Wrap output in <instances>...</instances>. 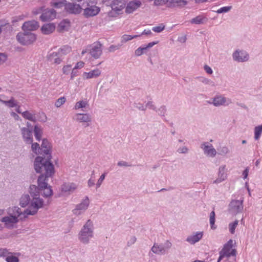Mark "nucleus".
<instances>
[{
	"label": "nucleus",
	"mask_w": 262,
	"mask_h": 262,
	"mask_svg": "<svg viewBox=\"0 0 262 262\" xmlns=\"http://www.w3.org/2000/svg\"><path fill=\"white\" fill-rule=\"evenodd\" d=\"M49 177H46L45 174H41L37 179V187L35 185L30 186V194L34 196L30 203L28 194L21 196V199H20V205L23 207L29 205L28 208L25 210V214L33 215L37 212L38 209L43 206L42 200L35 197L39 195V191H42V195L45 197H49L52 195V191L51 187L48 186L47 183V179Z\"/></svg>",
	"instance_id": "nucleus-1"
},
{
	"label": "nucleus",
	"mask_w": 262,
	"mask_h": 262,
	"mask_svg": "<svg viewBox=\"0 0 262 262\" xmlns=\"http://www.w3.org/2000/svg\"><path fill=\"white\" fill-rule=\"evenodd\" d=\"M51 150V144L49 142L43 139L41 146V154H44L47 156V159L41 157H37L34 161V169L37 173H44L46 177H52L54 174L53 165L50 162L51 155L49 152Z\"/></svg>",
	"instance_id": "nucleus-2"
},
{
	"label": "nucleus",
	"mask_w": 262,
	"mask_h": 262,
	"mask_svg": "<svg viewBox=\"0 0 262 262\" xmlns=\"http://www.w3.org/2000/svg\"><path fill=\"white\" fill-rule=\"evenodd\" d=\"M235 247L236 243L234 241L231 239L227 241L223 247L222 250L220 251V257H219L217 262H220L224 258L228 259L231 256H236V250Z\"/></svg>",
	"instance_id": "nucleus-3"
},
{
	"label": "nucleus",
	"mask_w": 262,
	"mask_h": 262,
	"mask_svg": "<svg viewBox=\"0 0 262 262\" xmlns=\"http://www.w3.org/2000/svg\"><path fill=\"white\" fill-rule=\"evenodd\" d=\"M16 39L20 44L28 46L36 41V35L30 32H20L17 34Z\"/></svg>",
	"instance_id": "nucleus-4"
},
{
	"label": "nucleus",
	"mask_w": 262,
	"mask_h": 262,
	"mask_svg": "<svg viewBox=\"0 0 262 262\" xmlns=\"http://www.w3.org/2000/svg\"><path fill=\"white\" fill-rule=\"evenodd\" d=\"M79 238L83 243H86L92 237V222L89 220L86 222L79 234Z\"/></svg>",
	"instance_id": "nucleus-5"
},
{
	"label": "nucleus",
	"mask_w": 262,
	"mask_h": 262,
	"mask_svg": "<svg viewBox=\"0 0 262 262\" xmlns=\"http://www.w3.org/2000/svg\"><path fill=\"white\" fill-rule=\"evenodd\" d=\"M56 12L53 9H45L40 16V20L42 22H47L55 19Z\"/></svg>",
	"instance_id": "nucleus-6"
},
{
	"label": "nucleus",
	"mask_w": 262,
	"mask_h": 262,
	"mask_svg": "<svg viewBox=\"0 0 262 262\" xmlns=\"http://www.w3.org/2000/svg\"><path fill=\"white\" fill-rule=\"evenodd\" d=\"M39 28V23L35 20H29L25 21L21 26V30L26 32L27 31H34Z\"/></svg>",
	"instance_id": "nucleus-7"
},
{
	"label": "nucleus",
	"mask_w": 262,
	"mask_h": 262,
	"mask_svg": "<svg viewBox=\"0 0 262 262\" xmlns=\"http://www.w3.org/2000/svg\"><path fill=\"white\" fill-rule=\"evenodd\" d=\"M141 6V2L140 0H133L129 1L126 6L125 12L126 13L130 14L134 13L137 9Z\"/></svg>",
	"instance_id": "nucleus-8"
},
{
	"label": "nucleus",
	"mask_w": 262,
	"mask_h": 262,
	"mask_svg": "<svg viewBox=\"0 0 262 262\" xmlns=\"http://www.w3.org/2000/svg\"><path fill=\"white\" fill-rule=\"evenodd\" d=\"M56 30V24L53 23H45L40 28L41 33L45 35H49Z\"/></svg>",
	"instance_id": "nucleus-9"
},
{
	"label": "nucleus",
	"mask_w": 262,
	"mask_h": 262,
	"mask_svg": "<svg viewBox=\"0 0 262 262\" xmlns=\"http://www.w3.org/2000/svg\"><path fill=\"white\" fill-rule=\"evenodd\" d=\"M171 246V243L168 241H166L165 243L164 247L155 244L152 246V248H151V250H152V252L157 254H163L165 252L166 250L170 248Z\"/></svg>",
	"instance_id": "nucleus-10"
},
{
	"label": "nucleus",
	"mask_w": 262,
	"mask_h": 262,
	"mask_svg": "<svg viewBox=\"0 0 262 262\" xmlns=\"http://www.w3.org/2000/svg\"><path fill=\"white\" fill-rule=\"evenodd\" d=\"M59 56H60L56 52H51L46 56V60L51 64H59L62 62V59Z\"/></svg>",
	"instance_id": "nucleus-11"
},
{
	"label": "nucleus",
	"mask_w": 262,
	"mask_h": 262,
	"mask_svg": "<svg viewBox=\"0 0 262 262\" xmlns=\"http://www.w3.org/2000/svg\"><path fill=\"white\" fill-rule=\"evenodd\" d=\"M111 7L113 12L118 14L125 8V2L124 0H113Z\"/></svg>",
	"instance_id": "nucleus-12"
},
{
	"label": "nucleus",
	"mask_w": 262,
	"mask_h": 262,
	"mask_svg": "<svg viewBox=\"0 0 262 262\" xmlns=\"http://www.w3.org/2000/svg\"><path fill=\"white\" fill-rule=\"evenodd\" d=\"M17 113L21 114V116L25 119H27L32 122H36V116H35L34 112H32L29 111H26L24 112H21L20 110V106H18L16 108Z\"/></svg>",
	"instance_id": "nucleus-13"
},
{
	"label": "nucleus",
	"mask_w": 262,
	"mask_h": 262,
	"mask_svg": "<svg viewBox=\"0 0 262 262\" xmlns=\"http://www.w3.org/2000/svg\"><path fill=\"white\" fill-rule=\"evenodd\" d=\"M90 54L92 57L96 59H98L102 54V45L97 42L92 46L90 49Z\"/></svg>",
	"instance_id": "nucleus-14"
},
{
	"label": "nucleus",
	"mask_w": 262,
	"mask_h": 262,
	"mask_svg": "<svg viewBox=\"0 0 262 262\" xmlns=\"http://www.w3.org/2000/svg\"><path fill=\"white\" fill-rule=\"evenodd\" d=\"M71 28L70 21L68 19H63L57 25V31L59 33H63L69 31Z\"/></svg>",
	"instance_id": "nucleus-15"
},
{
	"label": "nucleus",
	"mask_w": 262,
	"mask_h": 262,
	"mask_svg": "<svg viewBox=\"0 0 262 262\" xmlns=\"http://www.w3.org/2000/svg\"><path fill=\"white\" fill-rule=\"evenodd\" d=\"M248 58L249 56L247 53L244 51H236L233 54V59L238 62H245L247 61Z\"/></svg>",
	"instance_id": "nucleus-16"
},
{
	"label": "nucleus",
	"mask_w": 262,
	"mask_h": 262,
	"mask_svg": "<svg viewBox=\"0 0 262 262\" xmlns=\"http://www.w3.org/2000/svg\"><path fill=\"white\" fill-rule=\"evenodd\" d=\"M88 205H89V199L88 198H85L81 203L78 204L76 207V209L73 210V213L75 214H79V211H84L88 208Z\"/></svg>",
	"instance_id": "nucleus-17"
},
{
	"label": "nucleus",
	"mask_w": 262,
	"mask_h": 262,
	"mask_svg": "<svg viewBox=\"0 0 262 262\" xmlns=\"http://www.w3.org/2000/svg\"><path fill=\"white\" fill-rule=\"evenodd\" d=\"M66 9L70 13L79 14L80 13L82 8L79 5L68 3L66 6Z\"/></svg>",
	"instance_id": "nucleus-18"
},
{
	"label": "nucleus",
	"mask_w": 262,
	"mask_h": 262,
	"mask_svg": "<svg viewBox=\"0 0 262 262\" xmlns=\"http://www.w3.org/2000/svg\"><path fill=\"white\" fill-rule=\"evenodd\" d=\"M99 12V8L93 6L90 7H88L83 10V14L86 17H91L95 16Z\"/></svg>",
	"instance_id": "nucleus-19"
},
{
	"label": "nucleus",
	"mask_w": 262,
	"mask_h": 262,
	"mask_svg": "<svg viewBox=\"0 0 262 262\" xmlns=\"http://www.w3.org/2000/svg\"><path fill=\"white\" fill-rule=\"evenodd\" d=\"M1 221L5 223L7 228H12L17 222V219L15 216H9L2 218Z\"/></svg>",
	"instance_id": "nucleus-20"
},
{
	"label": "nucleus",
	"mask_w": 262,
	"mask_h": 262,
	"mask_svg": "<svg viewBox=\"0 0 262 262\" xmlns=\"http://www.w3.org/2000/svg\"><path fill=\"white\" fill-rule=\"evenodd\" d=\"M77 185L74 183H64L61 186V191L63 192H73L76 189Z\"/></svg>",
	"instance_id": "nucleus-21"
},
{
	"label": "nucleus",
	"mask_w": 262,
	"mask_h": 262,
	"mask_svg": "<svg viewBox=\"0 0 262 262\" xmlns=\"http://www.w3.org/2000/svg\"><path fill=\"white\" fill-rule=\"evenodd\" d=\"M100 74L101 71L99 69H96L89 72H83V77L85 79H89L97 77Z\"/></svg>",
	"instance_id": "nucleus-22"
},
{
	"label": "nucleus",
	"mask_w": 262,
	"mask_h": 262,
	"mask_svg": "<svg viewBox=\"0 0 262 262\" xmlns=\"http://www.w3.org/2000/svg\"><path fill=\"white\" fill-rule=\"evenodd\" d=\"M203 237V232H197L193 235H191L187 237V242L191 244H193L198 242Z\"/></svg>",
	"instance_id": "nucleus-23"
},
{
	"label": "nucleus",
	"mask_w": 262,
	"mask_h": 262,
	"mask_svg": "<svg viewBox=\"0 0 262 262\" xmlns=\"http://www.w3.org/2000/svg\"><path fill=\"white\" fill-rule=\"evenodd\" d=\"M226 166L220 167L219 169L218 178L214 181V183H220L226 179Z\"/></svg>",
	"instance_id": "nucleus-24"
},
{
	"label": "nucleus",
	"mask_w": 262,
	"mask_h": 262,
	"mask_svg": "<svg viewBox=\"0 0 262 262\" xmlns=\"http://www.w3.org/2000/svg\"><path fill=\"white\" fill-rule=\"evenodd\" d=\"M21 134H23V139L25 141L28 143H32V132L27 128L21 129Z\"/></svg>",
	"instance_id": "nucleus-25"
},
{
	"label": "nucleus",
	"mask_w": 262,
	"mask_h": 262,
	"mask_svg": "<svg viewBox=\"0 0 262 262\" xmlns=\"http://www.w3.org/2000/svg\"><path fill=\"white\" fill-rule=\"evenodd\" d=\"M76 121L82 123H88L91 121V118L88 114H77L76 115Z\"/></svg>",
	"instance_id": "nucleus-26"
},
{
	"label": "nucleus",
	"mask_w": 262,
	"mask_h": 262,
	"mask_svg": "<svg viewBox=\"0 0 262 262\" xmlns=\"http://www.w3.org/2000/svg\"><path fill=\"white\" fill-rule=\"evenodd\" d=\"M72 48L69 46H63L58 49V55L62 56L71 53Z\"/></svg>",
	"instance_id": "nucleus-27"
},
{
	"label": "nucleus",
	"mask_w": 262,
	"mask_h": 262,
	"mask_svg": "<svg viewBox=\"0 0 262 262\" xmlns=\"http://www.w3.org/2000/svg\"><path fill=\"white\" fill-rule=\"evenodd\" d=\"M0 101L9 107H14L17 106V103L13 98L8 100H4L3 99V95H0Z\"/></svg>",
	"instance_id": "nucleus-28"
},
{
	"label": "nucleus",
	"mask_w": 262,
	"mask_h": 262,
	"mask_svg": "<svg viewBox=\"0 0 262 262\" xmlns=\"http://www.w3.org/2000/svg\"><path fill=\"white\" fill-rule=\"evenodd\" d=\"M67 4L65 3V0H54L50 3L51 6L57 8H61L66 6Z\"/></svg>",
	"instance_id": "nucleus-29"
},
{
	"label": "nucleus",
	"mask_w": 262,
	"mask_h": 262,
	"mask_svg": "<svg viewBox=\"0 0 262 262\" xmlns=\"http://www.w3.org/2000/svg\"><path fill=\"white\" fill-rule=\"evenodd\" d=\"M20 256V253L11 254L8 256H4L6 257L5 260L7 262H19L18 257Z\"/></svg>",
	"instance_id": "nucleus-30"
},
{
	"label": "nucleus",
	"mask_w": 262,
	"mask_h": 262,
	"mask_svg": "<svg viewBox=\"0 0 262 262\" xmlns=\"http://www.w3.org/2000/svg\"><path fill=\"white\" fill-rule=\"evenodd\" d=\"M204 153H205L206 154L208 155V156H209L211 157H213L215 156V155H216L215 149H214V148H213L212 147V145L208 146V145H205V144H204Z\"/></svg>",
	"instance_id": "nucleus-31"
},
{
	"label": "nucleus",
	"mask_w": 262,
	"mask_h": 262,
	"mask_svg": "<svg viewBox=\"0 0 262 262\" xmlns=\"http://www.w3.org/2000/svg\"><path fill=\"white\" fill-rule=\"evenodd\" d=\"M187 0H171L170 5L172 7L184 6L187 4Z\"/></svg>",
	"instance_id": "nucleus-32"
},
{
	"label": "nucleus",
	"mask_w": 262,
	"mask_h": 262,
	"mask_svg": "<svg viewBox=\"0 0 262 262\" xmlns=\"http://www.w3.org/2000/svg\"><path fill=\"white\" fill-rule=\"evenodd\" d=\"M225 103L226 98H225L224 97L217 96L213 99V104L216 106H220L221 105H225Z\"/></svg>",
	"instance_id": "nucleus-33"
},
{
	"label": "nucleus",
	"mask_w": 262,
	"mask_h": 262,
	"mask_svg": "<svg viewBox=\"0 0 262 262\" xmlns=\"http://www.w3.org/2000/svg\"><path fill=\"white\" fill-rule=\"evenodd\" d=\"M34 136H35L36 140L39 141L41 138L42 130L41 128L37 125L34 126Z\"/></svg>",
	"instance_id": "nucleus-34"
},
{
	"label": "nucleus",
	"mask_w": 262,
	"mask_h": 262,
	"mask_svg": "<svg viewBox=\"0 0 262 262\" xmlns=\"http://www.w3.org/2000/svg\"><path fill=\"white\" fill-rule=\"evenodd\" d=\"M262 133V125H258L254 128V139L256 140L259 139Z\"/></svg>",
	"instance_id": "nucleus-35"
},
{
	"label": "nucleus",
	"mask_w": 262,
	"mask_h": 262,
	"mask_svg": "<svg viewBox=\"0 0 262 262\" xmlns=\"http://www.w3.org/2000/svg\"><path fill=\"white\" fill-rule=\"evenodd\" d=\"M140 36H141V35H136L132 36V35H129L128 34H124L123 36H122V41L126 42L129 40H131L132 39L136 38Z\"/></svg>",
	"instance_id": "nucleus-36"
},
{
	"label": "nucleus",
	"mask_w": 262,
	"mask_h": 262,
	"mask_svg": "<svg viewBox=\"0 0 262 262\" xmlns=\"http://www.w3.org/2000/svg\"><path fill=\"white\" fill-rule=\"evenodd\" d=\"M214 216H215V214L214 213V211H211V213H210V215H209L210 225H211V228L212 229H215V227L214 226V221H215Z\"/></svg>",
	"instance_id": "nucleus-37"
},
{
	"label": "nucleus",
	"mask_w": 262,
	"mask_h": 262,
	"mask_svg": "<svg viewBox=\"0 0 262 262\" xmlns=\"http://www.w3.org/2000/svg\"><path fill=\"white\" fill-rule=\"evenodd\" d=\"M16 253H12L9 252L6 248H0V256L1 257L7 256L10 254H15Z\"/></svg>",
	"instance_id": "nucleus-38"
},
{
	"label": "nucleus",
	"mask_w": 262,
	"mask_h": 262,
	"mask_svg": "<svg viewBox=\"0 0 262 262\" xmlns=\"http://www.w3.org/2000/svg\"><path fill=\"white\" fill-rule=\"evenodd\" d=\"M86 105H88V103L86 101H80L76 102L74 108L76 110H78L80 108H84Z\"/></svg>",
	"instance_id": "nucleus-39"
},
{
	"label": "nucleus",
	"mask_w": 262,
	"mask_h": 262,
	"mask_svg": "<svg viewBox=\"0 0 262 262\" xmlns=\"http://www.w3.org/2000/svg\"><path fill=\"white\" fill-rule=\"evenodd\" d=\"M72 66L70 64H67L63 66L62 72L65 75H68L71 72H72Z\"/></svg>",
	"instance_id": "nucleus-40"
},
{
	"label": "nucleus",
	"mask_w": 262,
	"mask_h": 262,
	"mask_svg": "<svg viewBox=\"0 0 262 262\" xmlns=\"http://www.w3.org/2000/svg\"><path fill=\"white\" fill-rule=\"evenodd\" d=\"M66 101V98L64 97H61L58 99H57V101L55 102V106L57 107H59L60 106L63 105L65 101Z\"/></svg>",
	"instance_id": "nucleus-41"
},
{
	"label": "nucleus",
	"mask_w": 262,
	"mask_h": 262,
	"mask_svg": "<svg viewBox=\"0 0 262 262\" xmlns=\"http://www.w3.org/2000/svg\"><path fill=\"white\" fill-rule=\"evenodd\" d=\"M238 221L237 220L234 221V222L232 223H230L229 224V230L230 232L232 234L234 233L235 229H236V226H237Z\"/></svg>",
	"instance_id": "nucleus-42"
},
{
	"label": "nucleus",
	"mask_w": 262,
	"mask_h": 262,
	"mask_svg": "<svg viewBox=\"0 0 262 262\" xmlns=\"http://www.w3.org/2000/svg\"><path fill=\"white\" fill-rule=\"evenodd\" d=\"M32 151H34V154H39V150H40V148L39 147V144L37 143L32 144L31 146Z\"/></svg>",
	"instance_id": "nucleus-43"
},
{
	"label": "nucleus",
	"mask_w": 262,
	"mask_h": 262,
	"mask_svg": "<svg viewBox=\"0 0 262 262\" xmlns=\"http://www.w3.org/2000/svg\"><path fill=\"white\" fill-rule=\"evenodd\" d=\"M164 26L162 24L158 26H155L152 27V31L157 33H160L163 30H164Z\"/></svg>",
	"instance_id": "nucleus-44"
},
{
	"label": "nucleus",
	"mask_w": 262,
	"mask_h": 262,
	"mask_svg": "<svg viewBox=\"0 0 262 262\" xmlns=\"http://www.w3.org/2000/svg\"><path fill=\"white\" fill-rule=\"evenodd\" d=\"M43 11H45L43 7H40L33 9V10H32V13H33L34 15H36L40 13H43Z\"/></svg>",
	"instance_id": "nucleus-45"
},
{
	"label": "nucleus",
	"mask_w": 262,
	"mask_h": 262,
	"mask_svg": "<svg viewBox=\"0 0 262 262\" xmlns=\"http://www.w3.org/2000/svg\"><path fill=\"white\" fill-rule=\"evenodd\" d=\"M203 17L202 16H196L195 18L191 19V23L195 24H200L203 23Z\"/></svg>",
	"instance_id": "nucleus-46"
},
{
	"label": "nucleus",
	"mask_w": 262,
	"mask_h": 262,
	"mask_svg": "<svg viewBox=\"0 0 262 262\" xmlns=\"http://www.w3.org/2000/svg\"><path fill=\"white\" fill-rule=\"evenodd\" d=\"M26 17H27V15L21 14V15L17 16L15 17V18H13L12 23H16L18 21H20V20L25 19Z\"/></svg>",
	"instance_id": "nucleus-47"
},
{
	"label": "nucleus",
	"mask_w": 262,
	"mask_h": 262,
	"mask_svg": "<svg viewBox=\"0 0 262 262\" xmlns=\"http://www.w3.org/2000/svg\"><path fill=\"white\" fill-rule=\"evenodd\" d=\"M7 60V55L4 53H0V66L2 65Z\"/></svg>",
	"instance_id": "nucleus-48"
},
{
	"label": "nucleus",
	"mask_w": 262,
	"mask_h": 262,
	"mask_svg": "<svg viewBox=\"0 0 262 262\" xmlns=\"http://www.w3.org/2000/svg\"><path fill=\"white\" fill-rule=\"evenodd\" d=\"M231 9V7H221L218 10H217V13H226L230 11Z\"/></svg>",
	"instance_id": "nucleus-49"
},
{
	"label": "nucleus",
	"mask_w": 262,
	"mask_h": 262,
	"mask_svg": "<svg viewBox=\"0 0 262 262\" xmlns=\"http://www.w3.org/2000/svg\"><path fill=\"white\" fill-rule=\"evenodd\" d=\"M146 50V48H139L138 49L135 50V55L137 56H140L142 55L144 51Z\"/></svg>",
	"instance_id": "nucleus-50"
},
{
	"label": "nucleus",
	"mask_w": 262,
	"mask_h": 262,
	"mask_svg": "<svg viewBox=\"0 0 262 262\" xmlns=\"http://www.w3.org/2000/svg\"><path fill=\"white\" fill-rule=\"evenodd\" d=\"M84 66V62L82 61H78L76 63V66L73 68V70H77L81 69Z\"/></svg>",
	"instance_id": "nucleus-51"
},
{
	"label": "nucleus",
	"mask_w": 262,
	"mask_h": 262,
	"mask_svg": "<svg viewBox=\"0 0 262 262\" xmlns=\"http://www.w3.org/2000/svg\"><path fill=\"white\" fill-rule=\"evenodd\" d=\"M152 1V0H149ZM168 2V0H155V5H163L165 4Z\"/></svg>",
	"instance_id": "nucleus-52"
},
{
	"label": "nucleus",
	"mask_w": 262,
	"mask_h": 262,
	"mask_svg": "<svg viewBox=\"0 0 262 262\" xmlns=\"http://www.w3.org/2000/svg\"><path fill=\"white\" fill-rule=\"evenodd\" d=\"M105 179V174H103L99 177V180H98L97 184H96V186H97V188H99V186L102 184V182L103 181L104 179Z\"/></svg>",
	"instance_id": "nucleus-53"
},
{
	"label": "nucleus",
	"mask_w": 262,
	"mask_h": 262,
	"mask_svg": "<svg viewBox=\"0 0 262 262\" xmlns=\"http://www.w3.org/2000/svg\"><path fill=\"white\" fill-rule=\"evenodd\" d=\"M118 49V46L112 45L108 48L109 52H113Z\"/></svg>",
	"instance_id": "nucleus-54"
},
{
	"label": "nucleus",
	"mask_w": 262,
	"mask_h": 262,
	"mask_svg": "<svg viewBox=\"0 0 262 262\" xmlns=\"http://www.w3.org/2000/svg\"><path fill=\"white\" fill-rule=\"evenodd\" d=\"M77 75L78 72L76 71V70L73 69L71 72V75H70V78H71V79H73V78Z\"/></svg>",
	"instance_id": "nucleus-55"
},
{
	"label": "nucleus",
	"mask_w": 262,
	"mask_h": 262,
	"mask_svg": "<svg viewBox=\"0 0 262 262\" xmlns=\"http://www.w3.org/2000/svg\"><path fill=\"white\" fill-rule=\"evenodd\" d=\"M204 70H205L206 72L208 73V74H212L211 69L208 66H204Z\"/></svg>",
	"instance_id": "nucleus-56"
},
{
	"label": "nucleus",
	"mask_w": 262,
	"mask_h": 262,
	"mask_svg": "<svg viewBox=\"0 0 262 262\" xmlns=\"http://www.w3.org/2000/svg\"><path fill=\"white\" fill-rule=\"evenodd\" d=\"M158 43V41H157V42H151L148 43L147 46H145L144 48H146V49L150 48L152 47V46L157 45Z\"/></svg>",
	"instance_id": "nucleus-57"
},
{
	"label": "nucleus",
	"mask_w": 262,
	"mask_h": 262,
	"mask_svg": "<svg viewBox=\"0 0 262 262\" xmlns=\"http://www.w3.org/2000/svg\"><path fill=\"white\" fill-rule=\"evenodd\" d=\"M249 173V169L248 168L245 169L244 171H243V179H246L247 178L248 173Z\"/></svg>",
	"instance_id": "nucleus-58"
},
{
	"label": "nucleus",
	"mask_w": 262,
	"mask_h": 262,
	"mask_svg": "<svg viewBox=\"0 0 262 262\" xmlns=\"http://www.w3.org/2000/svg\"><path fill=\"white\" fill-rule=\"evenodd\" d=\"M11 116H12L13 118H14V119H15V120H19V116L16 113H15L14 112H11Z\"/></svg>",
	"instance_id": "nucleus-59"
},
{
	"label": "nucleus",
	"mask_w": 262,
	"mask_h": 262,
	"mask_svg": "<svg viewBox=\"0 0 262 262\" xmlns=\"http://www.w3.org/2000/svg\"><path fill=\"white\" fill-rule=\"evenodd\" d=\"M118 165L120 166H127L128 165H127L126 162L125 161H120L119 163H118Z\"/></svg>",
	"instance_id": "nucleus-60"
},
{
	"label": "nucleus",
	"mask_w": 262,
	"mask_h": 262,
	"mask_svg": "<svg viewBox=\"0 0 262 262\" xmlns=\"http://www.w3.org/2000/svg\"><path fill=\"white\" fill-rule=\"evenodd\" d=\"M95 182L93 180L89 179V182H88V185H89V187H91L94 185Z\"/></svg>",
	"instance_id": "nucleus-61"
},
{
	"label": "nucleus",
	"mask_w": 262,
	"mask_h": 262,
	"mask_svg": "<svg viewBox=\"0 0 262 262\" xmlns=\"http://www.w3.org/2000/svg\"><path fill=\"white\" fill-rule=\"evenodd\" d=\"M187 149L185 147H184L182 149H178V151H179L180 153H185V152H187Z\"/></svg>",
	"instance_id": "nucleus-62"
},
{
	"label": "nucleus",
	"mask_w": 262,
	"mask_h": 262,
	"mask_svg": "<svg viewBox=\"0 0 262 262\" xmlns=\"http://www.w3.org/2000/svg\"><path fill=\"white\" fill-rule=\"evenodd\" d=\"M186 40V37L183 36L180 38H179V41L182 42H184L185 40Z\"/></svg>",
	"instance_id": "nucleus-63"
},
{
	"label": "nucleus",
	"mask_w": 262,
	"mask_h": 262,
	"mask_svg": "<svg viewBox=\"0 0 262 262\" xmlns=\"http://www.w3.org/2000/svg\"><path fill=\"white\" fill-rule=\"evenodd\" d=\"M151 33V32H150V30H148L147 32L144 31L143 32H142V35H143V34H150Z\"/></svg>",
	"instance_id": "nucleus-64"
}]
</instances>
